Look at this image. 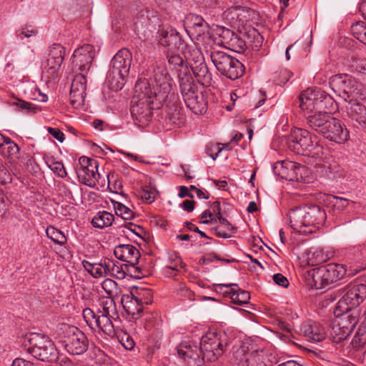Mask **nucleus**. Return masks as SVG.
<instances>
[{"label": "nucleus", "mask_w": 366, "mask_h": 366, "mask_svg": "<svg viewBox=\"0 0 366 366\" xmlns=\"http://www.w3.org/2000/svg\"><path fill=\"white\" fill-rule=\"evenodd\" d=\"M95 56L92 45L84 44L76 49L72 55V65L74 69L81 71H88Z\"/></svg>", "instance_id": "nucleus-18"}, {"label": "nucleus", "mask_w": 366, "mask_h": 366, "mask_svg": "<svg viewBox=\"0 0 366 366\" xmlns=\"http://www.w3.org/2000/svg\"><path fill=\"white\" fill-rule=\"evenodd\" d=\"M69 96L70 103L74 108L79 109L84 105L86 93L70 91Z\"/></svg>", "instance_id": "nucleus-53"}, {"label": "nucleus", "mask_w": 366, "mask_h": 366, "mask_svg": "<svg viewBox=\"0 0 366 366\" xmlns=\"http://www.w3.org/2000/svg\"><path fill=\"white\" fill-rule=\"evenodd\" d=\"M205 22L207 21L202 16L194 14H189L186 17L185 24H187L189 30H191L197 26L202 27V24L203 28H205Z\"/></svg>", "instance_id": "nucleus-49"}, {"label": "nucleus", "mask_w": 366, "mask_h": 366, "mask_svg": "<svg viewBox=\"0 0 366 366\" xmlns=\"http://www.w3.org/2000/svg\"><path fill=\"white\" fill-rule=\"evenodd\" d=\"M328 110L317 111V112L310 114L305 117L309 127L322 134L324 129L327 127L329 121H330V118L332 117Z\"/></svg>", "instance_id": "nucleus-26"}, {"label": "nucleus", "mask_w": 366, "mask_h": 366, "mask_svg": "<svg viewBox=\"0 0 366 366\" xmlns=\"http://www.w3.org/2000/svg\"><path fill=\"white\" fill-rule=\"evenodd\" d=\"M184 51V58L188 64L197 65L204 61V59L201 50L195 46H186Z\"/></svg>", "instance_id": "nucleus-38"}, {"label": "nucleus", "mask_w": 366, "mask_h": 366, "mask_svg": "<svg viewBox=\"0 0 366 366\" xmlns=\"http://www.w3.org/2000/svg\"><path fill=\"white\" fill-rule=\"evenodd\" d=\"M132 298L129 302L130 305H136V307L132 310L131 306L128 305V312L132 315L139 314L142 311L144 305H149L153 300V292L151 289L145 287H137L131 292Z\"/></svg>", "instance_id": "nucleus-22"}, {"label": "nucleus", "mask_w": 366, "mask_h": 366, "mask_svg": "<svg viewBox=\"0 0 366 366\" xmlns=\"http://www.w3.org/2000/svg\"><path fill=\"white\" fill-rule=\"evenodd\" d=\"M19 146L11 139L6 144L2 151L5 156L14 159H19Z\"/></svg>", "instance_id": "nucleus-50"}, {"label": "nucleus", "mask_w": 366, "mask_h": 366, "mask_svg": "<svg viewBox=\"0 0 366 366\" xmlns=\"http://www.w3.org/2000/svg\"><path fill=\"white\" fill-rule=\"evenodd\" d=\"M330 87L347 103L357 98H364V88L350 76L345 74H337L330 79Z\"/></svg>", "instance_id": "nucleus-10"}, {"label": "nucleus", "mask_w": 366, "mask_h": 366, "mask_svg": "<svg viewBox=\"0 0 366 366\" xmlns=\"http://www.w3.org/2000/svg\"><path fill=\"white\" fill-rule=\"evenodd\" d=\"M229 339L224 332H209L202 336L199 345L193 342L182 343L177 352L191 365H201L204 362H214L228 346Z\"/></svg>", "instance_id": "nucleus-1"}, {"label": "nucleus", "mask_w": 366, "mask_h": 366, "mask_svg": "<svg viewBox=\"0 0 366 366\" xmlns=\"http://www.w3.org/2000/svg\"><path fill=\"white\" fill-rule=\"evenodd\" d=\"M179 85L183 99L187 107L196 114L207 112V103L202 93L197 91V86L192 77H185Z\"/></svg>", "instance_id": "nucleus-12"}, {"label": "nucleus", "mask_w": 366, "mask_h": 366, "mask_svg": "<svg viewBox=\"0 0 366 366\" xmlns=\"http://www.w3.org/2000/svg\"><path fill=\"white\" fill-rule=\"evenodd\" d=\"M330 121L327 127L324 129L322 135L332 142L337 144H343L348 140L350 137L349 131L341 122L332 117L330 118Z\"/></svg>", "instance_id": "nucleus-20"}, {"label": "nucleus", "mask_w": 366, "mask_h": 366, "mask_svg": "<svg viewBox=\"0 0 366 366\" xmlns=\"http://www.w3.org/2000/svg\"><path fill=\"white\" fill-rule=\"evenodd\" d=\"M291 74L287 69H281L276 73L274 81L277 84H284L290 78Z\"/></svg>", "instance_id": "nucleus-58"}, {"label": "nucleus", "mask_w": 366, "mask_h": 366, "mask_svg": "<svg viewBox=\"0 0 366 366\" xmlns=\"http://www.w3.org/2000/svg\"><path fill=\"white\" fill-rule=\"evenodd\" d=\"M27 352L34 357L44 362H53L57 357L54 342L49 337L33 333L28 337Z\"/></svg>", "instance_id": "nucleus-11"}, {"label": "nucleus", "mask_w": 366, "mask_h": 366, "mask_svg": "<svg viewBox=\"0 0 366 366\" xmlns=\"http://www.w3.org/2000/svg\"><path fill=\"white\" fill-rule=\"evenodd\" d=\"M273 280L279 286L287 287L289 285L288 280L282 274L277 273L273 275Z\"/></svg>", "instance_id": "nucleus-63"}, {"label": "nucleus", "mask_w": 366, "mask_h": 366, "mask_svg": "<svg viewBox=\"0 0 366 366\" xmlns=\"http://www.w3.org/2000/svg\"><path fill=\"white\" fill-rule=\"evenodd\" d=\"M117 318V317H110L106 315L97 314V321L94 330L97 328L101 330L107 335L113 336L115 332L112 320H116Z\"/></svg>", "instance_id": "nucleus-33"}, {"label": "nucleus", "mask_w": 366, "mask_h": 366, "mask_svg": "<svg viewBox=\"0 0 366 366\" xmlns=\"http://www.w3.org/2000/svg\"><path fill=\"white\" fill-rule=\"evenodd\" d=\"M114 216L107 211H100L92 218V224L94 227L104 229L112 225Z\"/></svg>", "instance_id": "nucleus-34"}, {"label": "nucleus", "mask_w": 366, "mask_h": 366, "mask_svg": "<svg viewBox=\"0 0 366 366\" xmlns=\"http://www.w3.org/2000/svg\"><path fill=\"white\" fill-rule=\"evenodd\" d=\"M242 137H243L242 134L238 132V133H236L233 136L232 139H231V141L229 143L223 144L222 147H219L220 144L215 145L214 149H215V150H217V153L215 154V155H213L212 154H209V156L213 159H215L217 158V157L218 156L219 153L222 149H226V150L231 149L233 147V145H232V144L234 145V144H237V142L242 138Z\"/></svg>", "instance_id": "nucleus-47"}, {"label": "nucleus", "mask_w": 366, "mask_h": 366, "mask_svg": "<svg viewBox=\"0 0 366 366\" xmlns=\"http://www.w3.org/2000/svg\"><path fill=\"white\" fill-rule=\"evenodd\" d=\"M352 70L360 74L364 80H366V60L357 59L352 64Z\"/></svg>", "instance_id": "nucleus-57"}, {"label": "nucleus", "mask_w": 366, "mask_h": 366, "mask_svg": "<svg viewBox=\"0 0 366 366\" xmlns=\"http://www.w3.org/2000/svg\"><path fill=\"white\" fill-rule=\"evenodd\" d=\"M152 94L157 97V104L165 102L170 95L172 79L163 63L156 62L148 71Z\"/></svg>", "instance_id": "nucleus-7"}, {"label": "nucleus", "mask_w": 366, "mask_h": 366, "mask_svg": "<svg viewBox=\"0 0 366 366\" xmlns=\"http://www.w3.org/2000/svg\"><path fill=\"white\" fill-rule=\"evenodd\" d=\"M177 52H167V57L168 64L172 69H176L178 73L179 85L182 83V79L185 77H192L190 69L185 64L183 58Z\"/></svg>", "instance_id": "nucleus-28"}, {"label": "nucleus", "mask_w": 366, "mask_h": 366, "mask_svg": "<svg viewBox=\"0 0 366 366\" xmlns=\"http://www.w3.org/2000/svg\"><path fill=\"white\" fill-rule=\"evenodd\" d=\"M366 298V285L351 284L345 289V293L338 302V307L345 311L359 306Z\"/></svg>", "instance_id": "nucleus-16"}, {"label": "nucleus", "mask_w": 366, "mask_h": 366, "mask_svg": "<svg viewBox=\"0 0 366 366\" xmlns=\"http://www.w3.org/2000/svg\"><path fill=\"white\" fill-rule=\"evenodd\" d=\"M14 105H16L20 111L25 112L26 114H35L39 111V107L34 104L19 99L18 102H14Z\"/></svg>", "instance_id": "nucleus-54"}, {"label": "nucleus", "mask_w": 366, "mask_h": 366, "mask_svg": "<svg viewBox=\"0 0 366 366\" xmlns=\"http://www.w3.org/2000/svg\"><path fill=\"white\" fill-rule=\"evenodd\" d=\"M114 207L116 214L124 219H132L134 217V212L120 202H115L114 204Z\"/></svg>", "instance_id": "nucleus-46"}, {"label": "nucleus", "mask_w": 366, "mask_h": 366, "mask_svg": "<svg viewBox=\"0 0 366 366\" xmlns=\"http://www.w3.org/2000/svg\"><path fill=\"white\" fill-rule=\"evenodd\" d=\"M345 274L343 264H328L308 271L306 278L311 287L321 290L342 279Z\"/></svg>", "instance_id": "nucleus-5"}, {"label": "nucleus", "mask_w": 366, "mask_h": 366, "mask_svg": "<svg viewBox=\"0 0 366 366\" xmlns=\"http://www.w3.org/2000/svg\"><path fill=\"white\" fill-rule=\"evenodd\" d=\"M358 322L356 316L344 315L338 322L333 325L332 332L335 335L334 338L337 342H340L347 338V337L352 332Z\"/></svg>", "instance_id": "nucleus-23"}, {"label": "nucleus", "mask_w": 366, "mask_h": 366, "mask_svg": "<svg viewBox=\"0 0 366 366\" xmlns=\"http://www.w3.org/2000/svg\"><path fill=\"white\" fill-rule=\"evenodd\" d=\"M210 58L219 74L227 79H237L244 72V65L238 59L223 51L213 49L210 51Z\"/></svg>", "instance_id": "nucleus-9"}, {"label": "nucleus", "mask_w": 366, "mask_h": 366, "mask_svg": "<svg viewBox=\"0 0 366 366\" xmlns=\"http://www.w3.org/2000/svg\"><path fill=\"white\" fill-rule=\"evenodd\" d=\"M79 167L76 169L79 179L84 184L94 187L97 184L104 185L105 179L98 171V161L86 157L79 159Z\"/></svg>", "instance_id": "nucleus-14"}, {"label": "nucleus", "mask_w": 366, "mask_h": 366, "mask_svg": "<svg viewBox=\"0 0 366 366\" xmlns=\"http://www.w3.org/2000/svg\"><path fill=\"white\" fill-rule=\"evenodd\" d=\"M280 166L282 178L289 181L300 182L302 180V172L306 169L305 166L290 161L282 162Z\"/></svg>", "instance_id": "nucleus-27"}, {"label": "nucleus", "mask_w": 366, "mask_h": 366, "mask_svg": "<svg viewBox=\"0 0 366 366\" xmlns=\"http://www.w3.org/2000/svg\"><path fill=\"white\" fill-rule=\"evenodd\" d=\"M288 147L297 154L312 157H319L323 149L316 135L312 134L307 129L300 128L292 131Z\"/></svg>", "instance_id": "nucleus-6"}, {"label": "nucleus", "mask_w": 366, "mask_h": 366, "mask_svg": "<svg viewBox=\"0 0 366 366\" xmlns=\"http://www.w3.org/2000/svg\"><path fill=\"white\" fill-rule=\"evenodd\" d=\"M333 104V99L320 89L308 88L299 96V107L305 117L310 114L329 109Z\"/></svg>", "instance_id": "nucleus-8"}, {"label": "nucleus", "mask_w": 366, "mask_h": 366, "mask_svg": "<svg viewBox=\"0 0 366 366\" xmlns=\"http://www.w3.org/2000/svg\"><path fill=\"white\" fill-rule=\"evenodd\" d=\"M97 314L106 315L110 317H118L117 305L111 297H103L99 300Z\"/></svg>", "instance_id": "nucleus-31"}, {"label": "nucleus", "mask_w": 366, "mask_h": 366, "mask_svg": "<svg viewBox=\"0 0 366 366\" xmlns=\"http://www.w3.org/2000/svg\"><path fill=\"white\" fill-rule=\"evenodd\" d=\"M361 11L366 18V3L361 5ZM352 35L366 46V22L357 21L351 26Z\"/></svg>", "instance_id": "nucleus-35"}, {"label": "nucleus", "mask_w": 366, "mask_h": 366, "mask_svg": "<svg viewBox=\"0 0 366 366\" xmlns=\"http://www.w3.org/2000/svg\"><path fill=\"white\" fill-rule=\"evenodd\" d=\"M184 117L182 109L177 103L167 104L165 122L168 126L180 127L183 124Z\"/></svg>", "instance_id": "nucleus-29"}, {"label": "nucleus", "mask_w": 366, "mask_h": 366, "mask_svg": "<svg viewBox=\"0 0 366 366\" xmlns=\"http://www.w3.org/2000/svg\"><path fill=\"white\" fill-rule=\"evenodd\" d=\"M114 254L117 259L129 264L135 277L141 278L145 276L142 269L136 266L140 257L139 251L136 247L132 244H119L115 247Z\"/></svg>", "instance_id": "nucleus-17"}, {"label": "nucleus", "mask_w": 366, "mask_h": 366, "mask_svg": "<svg viewBox=\"0 0 366 366\" xmlns=\"http://www.w3.org/2000/svg\"><path fill=\"white\" fill-rule=\"evenodd\" d=\"M157 194V190L151 184L143 185L137 191V197L148 204L154 202Z\"/></svg>", "instance_id": "nucleus-37"}, {"label": "nucleus", "mask_w": 366, "mask_h": 366, "mask_svg": "<svg viewBox=\"0 0 366 366\" xmlns=\"http://www.w3.org/2000/svg\"><path fill=\"white\" fill-rule=\"evenodd\" d=\"M101 262L103 266V269H104V276L109 275L116 262L109 259H104Z\"/></svg>", "instance_id": "nucleus-64"}, {"label": "nucleus", "mask_w": 366, "mask_h": 366, "mask_svg": "<svg viewBox=\"0 0 366 366\" xmlns=\"http://www.w3.org/2000/svg\"><path fill=\"white\" fill-rule=\"evenodd\" d=\"M65 49L59 44H53L48 49L47 56L58 61H64Z\"/></svg>", "instance_id": "nucleus-44"}, {"label": "nucleus", "mask_w": 366, "mask_h": 366, "mask_svg": "<svg viewBox=\"0 0 366 366\" xmlns=\"http://www.w3.org/2000/svg\"><path fill=\"white\" fill-rule=\"evenodd\" d=\"M246 47L245 41L238 34L232 32V36L229 39L225 48L236 52H242Z\"/></svg>", "instance_id": "nucleus-40"}, {"label": "nucleus", "mask_w": 366, "mask_h": 366, "mask_svg": "<svg viewBox=\"0 0 366 366\" xmlns=\"http://www.w3.org/2000/svg\"><path fill=\"white\" fill-rule=\"evenodd\" d=\"M91 357L94 363L100 366L107 365L110 361L109 357L104 351L97 347L93 349Z\"/></svg>", "instance_id": "nucleus-45"}, {"label": "nucleus", "mask_w": 366, "mask_h": 366, "mask_svg": "<svg viewBox=\"0 0 366 366\" xmlns=\"http://www.w3.org/2000/svg\"><path fill=\"white\" fill-rule=\"evenodd\" d=\"M83 317L86 324L92 328L94 329L97 321V312H94L90 308H85L82 312Z\"/></svg>", "instance_id": "nucleus-55"}, {"label": "nucleus", "mask_w": 366, "mask_h": 366, "mask_svg": "<svg viewBox=\"0 0 366 366\" xmlns=\"http://www.w3.org/2000/svg\"><path fill=\"white\" fill-rule=\"evenodd\" d=\"M102 289L112 297L118 294L119 288L117 283L109 278L104 280L102 283Z\"/></svg>", "instance_id": "nucleus-52"}, {"label": "nucleus", "mask_w": 366, "mask_h": 366, "mask_svg": "<svg viewBox=\"0 0 366 366\" xmlns=\"http://www.w3.org/2000/svg\"><path fill=\"white\" fill-rule=\"evenodd\" d=\"M185 264L182 262V259L178 256H172L169 258V263L167 265V268L172 270L178 271L182 268H184Z\"/></svg>", "instance_id": "nucleus-60"}, {"label": "nucleus", "mask_w": 366, "mask_h": 366, "mask_svg": "<svg viewBox=\"0 0 366 366\" xmlns=\"http://www.w3.org/2000/svg\"><path fill=\"white\" fill-rule=\"evenodd\" d=\"M330 202L332 204L335 210L338 212H342L349 206L350 203L353 204L352 202H350L348 199L337 197V196H331Z\"/></svg>", "instance_id": "nucleus-51"}, {"label": "nucleus", "mask_w": 366, "mask_h": 366, "mask_svg": "<svg viewBox=\"0 0 366 366\" xmlns=\"http://www.w3.org/2000/svg\"><path fill=\"white\" fill-rule=\"evenodd\" d=\"M86 79L85 75L82 74H76L71 82L70 91L86 93Z\"/></svg>", "instance_id": "nucleus-43"}, {"label": "nucleus", "mask_w": 366, "mask_h": 366, "mask_svg": "<svg viewBox=\"0 0 366 366\" xmlns=\"http://www.w3.org/2000/svg\"><path fill=\"white\" fill-rule=\"evenodd\" d=\"M232 360L235 366H269L264 350L249 352L244 346L233 348Z\"/></svg>", "instance_id": "nucleus-15"}, {"label": "nucleus", "mask_w": 366, "mask_h": 366, "mask_svg": "<svg viewBox=\"0 0 366 366\" xmlns=\"http://www.w3.org/2000/svg\"><path fill=\"white\" fill-rule=\"evenodd\" d=\"M214 287L215 291L222 292L224 295L229 297L233 304L244 305L249 302V292L240 290L237 284H217Z\"/></svg>", "instance_id": "nucleus-21"}, {"label": "nucleus", "mask_w": 366, "mask_h": 366, "mask_svg": "<svg viewBox=\"0 0 366 366\" xmlns=\"http://www.w3.org/2000/svg\"><path fill=\"white\" fill-rule=\"evenodd\" d=\"M36 34L37 30L35 27L26 25L24 27H23L19 34H18V37L22 40L24 38L36 36Z\"/></svg>", "instance_id": "nucleus-59"}, {"label": "nucleus", "mask_w": 366, "mask_h": 366, "mask_svg": "<svg viewBox=\"0 0 366 366\" xmlns=\"http://www.w3.org/2000/svg\"><path fill=\"white\" fill-rule=\"evenodd\" d=\"M132 61V53L127 49L119 50L111 61L107 79L112 90H120L128 76Z\"/></svg>", "instance_id": "nucleus-4"}, {"label": "nucleus", "mask_w": 366, "mask_h": 366, "mask_svg": "<svg viewBox=\"0 0 366 366\" xmlns=\"http://www.w3.org/2000/svg\"><path fill=\"white\" fill-rule=\"evenodd\" d=\"M365 99L366 96L364 93V98H357L355 100L348 102L346 106L348 117L357 122L363 129H366V107L363 104Z\"/></svg>", "instance_id": "nucleus-25"}, {"label": "nucleus", "mask_w": 366, "mask_h": 366, "mask_svg": "<svg viewBox=\"0 0 366 366\" xmlns=\"http://www.w3.org/2000/svg\"><path fill=\"white\" fill-rule=\"evenodd\" d=\"M62 61L46 57V60L43 63V75L47 81L55 79L58 76V74Z\"/></svg>", "instance_id": "nucleus-32"}, {"label": "nucleus", "mask_w": 366, "mask_h": 366, "mask_svg": "<svg viewBox=\"0 0 366 366\" xmlns=\"http://www.w3.org/2000/svg\"><path fill=\"white\" fill-rule=\"evenodd\" d=\"M48 132L56 139L60 142H63L64 140V134L58 128H47Z\"/></svg>", "instance_id": "nucleus-61"}, {"label": "nucleus", "mask_w": 366, "mask_h": 366, "mask_svg": "<svg viewBox=\"0 0 366 366\" xmlns=\"http://www.w3.org/2000/svg\"><path fill=\"white\" fill-rule=\"evenodd\" d=\"M46 236L55 244L64 245L66 242V237L64 234L52 226H49L46 230Z\"/></svg>", "instance_id": "nucleus-41"}, {"label": "nucleus", "mask_w": 366, "mask_h": 366, "mask_svg": "<svg viewBox=\"0 0 366 366\" xmlns=\"http://www.w3.org/2000/svg\"><path fill=\"white\" fill-rule=\"evenodd\" d=\"M300 334L308 341L312 342H321L327 337L325 327L320 323L312 320L305 322L301 325Z\"/></svg>", "instance_id": "nucleus-24"}, {"label": "nucleus", "mask_w": 366, "mask_h": 366, "mask_svg": "<svg viewBox=\"0 0 366 366\" xmlns=\"http://www.w3.org/2000/svg\"><path fill=\"white\" fill-rule=\"evenodd\" d=\"M11 175L4 167V168H2L1 171H0V183L2 184H6L11 183Z\"/></svg>", "instance_id": "nucleus-62"}, {"label": "nucleus", "mask_w": 366, "mask_h": 366, "mask_svg": "<svg viewBox=\"0 0 366 366\" xmlns=\"http://www.w3.org/2000/svg\"><path fill=\"white\" fill-rule=\"evenodd\" d=\"M190 68L200 84L204 86L211 85L212 75L209 72L208 66L204 61L197 65H191Z\"/></svg>", "instance_id": "nucleus-30"}, {"label": "nucleus", "mask_w": 366, "mask_h": 366, "mask_svg": "<svg viewBox=\"0 0 366 366\" xmlns=\"http://www.w3.org/2000/svg\"><path fill=\"white\" fill-rule=\"evenodd\" d=\"M134 91L131 114L136 124L144 127L152 121V111L159 109L164 102L157 104V97L152 94L150 83L145 78L137 81Z\"/></svg>", "instance_id": "nucleus-2"}, {"label": "nucleus", "mask_w": 366, "mask_h": 366, "mask_svg": "<svg viewBox=\"0 0 366 366\" xmlns=\"http://www.w3.org/2000/svg\"><path fill=\"white\" fill-rule=\"evenodd\" d=\"M233 31L227 29L224 26H217L214 29L211 37L214 39V42L220 46H226L230 37L232 36Z\"/></svg>", "instance_id": "nucleus-36"}, {"label": "nucleus", "mask_w": 366, "mask_h": 366, "mask_svg": "<svg viewBox=\"0 0 366 366\" xmlns=\"http://www.w3.org/2000/svg\"><path fill=\"white\" fill-rule=\"evenodd\" d=\"M159 34V43L161 46L168 49L167 52L184 51L186 45L179 34L172 29H161Z\"/></svg>", "instance_id": "nucleus-19"}, {"label": "nucleus", "mask_w": 366, "mask_h": 366, "mask_svg": "<svg viewBox=\"0 0 366 366\" xmlns=\"http://www.w3.org/2000/svg\"><path fill=\"white\" fill-rule=\"evenodd\" d=\"M351 344L357 350L363 347L366 345V330L359 329L353 337Z\"/></svg>", "instance_id": "nucleus-48"}, {"label": "nucleus", "mask_w": 366, "mask_h": 366, "mask_svg": "<svg viewBox=\"0 0 366 366\" xmlns=\"http://www.w3.org/2000/svg\"><path fill=\"white\" fill-rule=\"evenodd\" d=\"M189 32H191L192 35L195 36L198 39L201 37H211L212 35L209 32V26L207 22H205V28L197 26L189 30Z\"/></svg>", "instance_id": "nucleus-56"}, {"label": "nucleus", "mask_w": 366, "mask_h": 366, "mask_svg": "<svg viewBox=\"0 0 366 366\" xmlns=\"http://www.w3.org/2000/svg\"><path fill=\"white\" fill-rule=\"evenodd\" d=\"M326 217L325 212L317 205L296 207L289 213L291 227L302 234L312 233L314 225L321 224Z\"/></svg>", "instance_id": "nucleus-3"}, {"label": "nucleus", "mask_w": 366, "mask_h": 366, "mask_svg": "<svg viewBox=\"0 0 366 366\" xmlns=\"http://www.w3.org/2000/svg\"><path fill=\"white\" fill-rule=\"evenodd\" d=\"M64 334L59 343L73 355H79L88 349V340L84 332L74 326L64 325Z\"/></svg>", "instance_id": "nucleus-13"}, {"label": "nucleus", "mask_w": 366, "mask_h": 366, "mask_svg": "<svg viewBox=\"0 0 366 366\" xmlns=\"http://www.w3.org/2000/svg\"><path fill=\"white\" fill-rule=\"evenodd\" d=\"M46 163L49 169L61 178H64L67 173L62 162L55 161L54 157L49 158Z\"/></svg>", "instance_id": "nucleus-42"}, {"label": "nucleus", "mask_w": 366, "mask_h": 366, "mask_svg": "<svg viewBox=\"0 0 366 366\" xmlns=\"http://www.w3.org/2000/svg\"><path fill=\"white\" fill-rule=\"evenodd\" d=\"M175 297L180 301H194L195 295L184 283L179 282L174 288Z\"/></svg>", "instance_id": "nucleus-39"}]
</instances>
